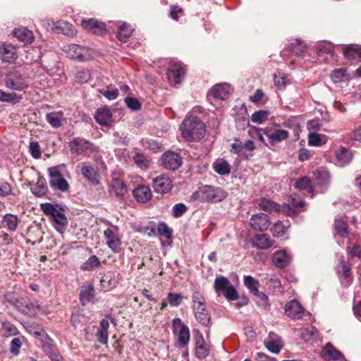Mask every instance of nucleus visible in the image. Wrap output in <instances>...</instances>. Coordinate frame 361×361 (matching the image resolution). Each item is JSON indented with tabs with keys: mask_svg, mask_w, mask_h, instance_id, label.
Listing matches in <instances>:
<instances>
[{
	"mask_svg": "<svg viewBox=\"0 0 361 361\" xmlns=\"http://www.w3.org/2000/svg\"><path fill=\"white\" fill-rule=\"evenodd\" d=\"M182 135L188 141L201 140L205 133V126L197 117L190 116L181 124Z\"/></svg>",
	"mask_w": 361,
	"mask_h": 361,
	"instance_id": "nucleus-1",
	"label": "nucleus"
},
{
	"mask_svg": "<svg viewBox=\"0 0 361 361\" xmlns=\"http://www.w3.org/2000/svg\"><path fill=\"white\" fill-rule=\"evenodd\" d=\"M29 75L18 70L9 71L4 79L5 86L12 90L23 91L30 86Z\"/></svg>",
	"mask_w": 361,
	"mask_h": 361,
	"instance_id": "nucleus-2",
	"label": "nucleus"
},
{
	"mask_svg": "<svg viewBox=\"0 0 361 361\" xmlns=\"http://www.w3.org/2000/svg\"><path fill=\"white\" fill-rule=\"evenodd\" d=\"M40 209L46 216H50L54 221V226L60 233H63L65 227L68 224L66 215L59 211L55 205L49 202L40 204Z\"/></svg>",
	"mask_w": 361,
	"mask_h": 361,
	"instance_id": "nucleus-3",
	"label": "nucleus"
},
{
	"mask_svg": "<svg viewBox=\"0 0 361 361\" xmlns=\"http://www.w3.org/2000/svg\"><path fill=\"white\" fill-rule=\"evenodd\" d=\"M226 197L225 192L218 188H214L210 185H204L198 190L195 192L192 198L200 202H217L224 200Z\"/></svg>",
	"mask_w": 361,
	"mask_h": 361,
	"instance_id": "nucleus-4",
	"label": "nucleus"
},
{
	"mask_svg": "<svg viewBox=\"0 0 361 361\" xmlns=\"http://www.w3.org/2000/svg\"><path fill=\"white\" fill-rule=\"evenodd\" d=\"M63 51L67 57L81 62L92 59L94 54L91 48L75 44L64 46Z\"/></svg>",
	"mask_w": 361,
	"mask_h": 361,
	"instance_id": "nucleus-5",
	"label": "nucleus"
},
{
	"mask_svg": "<svg viewBox=\"0 0 361 361\" xmlns=\"http://www.w3.org/2000/svg\"><path fill=\"white\" fill-rule=\"evenodd\" d=\"M61 169L59 165L49 168V185L54 190L66 192L69 189V184L63 176Z\"/></svg>",
	"mask_w": 361,
	"mask_h": 361,
	"instance_id": "nucleus-6",
	"label": "nucleus"
},
{
	"mask_svg": "<svg viewBox=\"0 0 361 361\" xmlns=\"http://www.w3.org/2000/svg\"><path fill=\"white\" fill-rule=\"evenodd\" d=\"M161 163L166 169L176 171L182 165L183 161L178 153L168 151L162 155Z\"/></svg>",
	"mask_w": 361,
	"mask_h": 361,
	"instance_id": "nucleus-7",
	"label": "nucleus"
},
{
	"mask_svg": "<svg viewBox=\"0 0 361 361\" xmlns=\"http://www.w3.org/2000/svg\"><path fill=\"white\" fill-rule=\"evenodd\" d=\"M81 25L87 31L94 35H103L106 33V24L94 18L82 20Z\"/></svg>",
	"mask_w": 361,
	"mask_h": 361,
	"instance_id": "nucleus-8",
	"label": "nucleus"
},
{
	"mask_svg": "<svg viewBox=\"0 0 361 361\" xmlns=\"http://www.w3.org/2000/svg\"><path fill=\"white\" fill-rule=\"evenodd\" d=\"M270 223L271 221L267 214L259 213L252 216L250 224L252 229L264 231L269 227Z\"/></svg>",
	"mask_w": 361,
	"mask_h": 361,
	"instance_id": "nucleus-9",
	"label": "nucleus"
},
{
	"mask_svg": "<svg viewBox=\"0 0 361 361\" xmlns=\"http://www.w3.org/2000/svg\"><path fill=\"white\" fill-rule=\"evenodd\" d=\"M262 131L264 135L267 137L269 142L271 145L281 142L286 140L289 136L288 132L283 129L265 128Z\"/></svg>",
	"mask_w": 361,
	"mask_h": 361,
	"instance_id": "nucleus-10",
	"label": "nucleus"
},
{
	"mask_svg": "<svg viewBox=\"0 0 361 361\" xmlns=\"http://www.w3.org/2000/svg\"><path fill=\"white\" fill-rule=\"evenodd\" d=\"M336 272L339 276L341 283L344 286H348L352 281L351 269L348 262L341 259L336 267Z\"/></svg>",
	"mask_w": 361,
	"mask_h": 361,
	"instance_id": "nucleus-11",
	"label": "nucleus"
},
{
	"mask_svg": "<svg viewBox=\"0 0 361 361\" xmlns=\"http://www.w3.org/2000/svg\"><path fill=\"white\" fill-rule=\"evenodd\" d=\"M152 186L156 192L166 194L172 188V182L169 177L161 175L154 179Z\"/></svg>",
	"mask_w": 361,
	"mask_h": 361,
	"instance_id": "nucleus-12",
	"label": "nucleus"
},
{
	"mask_svg": "<svg viewBox=\"0 0 361 361\" xmlns=\"http://www.w3.org/2000/svg\"><path fill=\"white\" fill-rule=\"evenodd\" d=\"M166 74L171 82L179 84L184 77L185 68L182 64L176 63L170 66Z\"/></svg>",
	"mask_w": 361,
	"mask_h": 361,
	"instance_id": "nucleus-13",
	"label": "nucleus"
},
{
	"mask_svg": "<svg viewBox=\"0 0 361 361\" xmlns=\"http://www.w3.org/2000/svg\"><path fill=\"white\" fill-rule=\"evenodd\" d=\"M284 309L286 315L293 319H301L304 314L303 307L300 303L295 300L288 302L285 305Z\"/></svg>",
	"mask_w": 361,
	"mask_h": 361,
	"instance_id": "nucleus-14",
	"label": "nucleus"
},
{
	"mask_svg": "<svg viewBox=\"0 0 361 361\" xmlns=\"http://www.w3.org/2000/svg\"><path fill=\"white\" fill-rule=\"evenodd\" d=\"M94 288L92 283L83 285L80 287L79 300L82 306L92 302L94 299Z\"/></svg>",
	"mask_w": 361,
	"mask_h": 361,
	"instance_id": "nucleus-15",
	"label": "nucleus"
},
{
	"mask_svg": "<svg viewBox=\"0 0 361 361\" xmlns=\"http://www.w3.org/2000/svg\"><path fill=\"white\" fill-rule=\"evenodd\" d=\"M95 119L101 126H107L110 125L113 121L111 110L106 106L97 109L95 114Z\"/></svg>",
	"mask_w": 361,
	"mask_h": 361,
	"instance_id": "nucleus-16",
	"label": "nucleus"
},
{
	"mask_svg": "<svg viewBox=\"0 0 361 361\" xmlns=\"http://www.w3.org/2000/svg\"><path fill=\"white\" fill-rule=\"evenodd\" d=\"M135 199L140 203H146L152 198V192L150 188L145 185H140L136 187L133 191Z\"/></svg>",
	"mask_w": 361,
	"mask_h": 361,
	"instance_id": "nucleus-17",
	"label": "nucleus"
},
{
	"mask_svg": "<svg viewBox=\"0 0 361 361\" xmlns=\"http://www.w3.org/2000/svg\"><path fill=\"white\" fill-rule=\"evenodd\" d=\"M273 263L279 268L287 267L292 261V256L286 250L276 251L273 255Z\"/></svg>",
	"mask_w": 361,
	"mask_h": 361,
	"instance_id": "nucleus-18",
	"label": "nucleus"
},
{
	"mask_svg": "<svg viewBox=\"0 0 361 361\" xmlns=\"http://www.w3.org/2000/svg\"><path fill=\"white\" fill-rule=\"evenodd\" d=\"M323 357L334 361L341 360L344 356L341 351L336 349L331 343H327L322 350Z\"/></svg>",
	"mask_w": 361,
	"mask_h": 361,
	"instance_id": "nucleus-19",
	"label": "nucleus"
},
{
	"mask_svg": "<svg viewBox=\"0 0 361 361\" xmlns=\"http://www.w3.org/2000/svg\"><path fill=\"white\" fill-rule=\"evenodd\" d=\"M268 339L269 340L265 342L267 348L273 353H279L283 347L281 338L276 334L270 332Z\"/></svg>",
	"mask_w": 361,
	"mask_h": 361,
	"instance_id": "nucleus-20",
	"label": "nucleus"
},
{
	"mask_svg": "<svg viewBox=\"0 0 361 361\" xmlns=\"http://www.w3.org/2000/svg\"><path fill=\"white\" fill-rule=\"evenodd\" d=\"M252 243L253 247L260 250L269 249L272 245L269 235L264 233L255 235Z\"/></svg>",
	"mask_w": 361,
	"mask_h": 361,
	"instance_id": "nucleus-21",
	"label": "nucleus"
},
{
	"mask_svg": "<svg viewBox=\"0 0 361 361\" xmlns=\"http://www.w3.org/2000/svg\"><path fill=\"white\" fill-rule=\"evenodd\" d=\"M0 59L5 62H13L16 59V52L15 47L11 46V44H1Z\"/></svg>",
	"mask_w": 361,
	"mask_h": 361,
	"instance_id": "nucleus-22",
	"label": "nucleus"
},
{
	"mask_svg": "<svg viewBox=\"0 0 361 361\" xmlns=\"http://www.w3.org/2000/svg\"><path fill=\"white\" fill-rule=\"evenodd\" d=\"M69 147L72 153L80 154L89 148V142L80 137H75L71 141Z\"/></svg>",
	"mask_w": 361,
	"mask_h": 361,
	"instance_id": "nucleus-23",
	"label": "nucleus"
},
{
	"mask_svg": "<svg viewBox=\"0 0 361 361\" xmlns=\"http://www.w3.org/2000/svg\"><path fill=\"white\" fill-rule=\"evenodd\" d=\"M82 175L93 185L99 183V177L97 171L90 165L85 164L81 168Z\"/></svg>",
	"mask_w": 361,
	"mask_h": 361,
	"instance_id": "nucleus-24",
	"label": "nucleus"
},
{
	"mask_svg": "<svg viewBox=\"0 0 361 361\" xmlns=\"http://www.w3.org/2000/svg\"><path fill=\"white\" fill-rule=\"evenodd\" d=\"M195 356L198 359H203L208 356L209 349L206 346L204 339L202 335L195 338Z\"/></svg>",
	"mask_w": 361,
	"mask_h": 361,
	"instance_id": "nucleus-25",
	"label": "nucleus"
},
{
	"mask_svg": "<svg viewBox=\"0 0 361 361\" xmlns=\"http://www.w3.org/2000/svg\"><path fill=\"white\" fill-rule=\"evenodd\" d=\"M230 92V86L227 84H219L214 85L212 90V94L216 99H226L228 97Z\"/></svg>",
	"mask_w": 361,
	"mask_h": 361,
	"instance_id": "nucleus-26",
	"label": "nucleus"
},
{
	"mask_svg": "<svg viewBox=\"0 0 361 361\" xmlns=\"http://www.w3.org/2000/svg\"><path fill=\"white\" fill-rule=\"evenodd\" d=\"M128 194V190L126 182L120 178L114 177V196L124 200Z\"/></svg>",
	"mask_w": 361,
	"mask_h": 361,
	"instance_id": "nucleus-27",
	"label": "nucleus"
},
{
	"mask_svg": "<svg viewBox=\"0 0 361 361\" xmlns=\"http://www.w3.org/2000/svg\"><path fill=\"white\" fill-rule=\"evenodd\" d=\"M39 307L38 305L28 302L25 299L23 298L22 302H20V304L18 306L17 310L24 314L32 317L36 314L37 310L39 309Z\"/></svg>",
	"mask_w": 361,
	"mask_h": 361,
	"instance_id": "nucleus-28",
	"label": "nucleus"
},
{
	"mask_svg": "<svg viewBox=\"0 0 361 361\" xmlns=\"http://www.w3.org/2000/svg\"><path fill=\"white\" fill-rule=\"evenodd\" d=\"M194 314L196 320L204 326H209L211 322V317L206 306L200 307V310L194 309Z\"/></svg>",
	"mask_w": 361,
	"mask_h": 361,
	"instance_id": "nucleus-29",
	"label": "nucleus"
},
{
	"mask_svg": "<svg viewBox=\"0 0 361 361\" xmlns=\"http://www.w3.org/2000/svg\"><path fill=\"white\" fill-rule=\"evenodd\" d=\"M343 54L349 60H357L361 59V46L350 44L343 50Z\"/></svg>",
	"mask_w": 361,
	"mask_h": 361,
	"instance_id": "nucleus-30",
	"label": "nucleus"
},
{
	"mask_svg": "<svg viewBox=\"0 0 361 361\" xmlns=\"http://www.w3.org/2000/svg\"><path fill=\"white\" fill-rule=\"evenodd\" d=\"M133 29L130 25L123 22L118 26L117 38L123 42L126 40L132 35Z\"/></svg>",
	"mask_w": 361,
	"mask_h": 361,
	"instance_id": "nucleus-31",
	"label": "nucleus"
},
{
	"mask_svg": "<svg viewBox=\"0 0 361 361\" xmlns=\"http://www.w3.org/2000/svg\"><path fill=\"white\" fill-rule=\"evenodd\" d=\"M13 35L20 41L25 43H30L33 39L32 32L25 27L14 29Z\"/></svg>",
	"mask_w": 361,
	"mask_h": 361,
	"instance_id": "nucleus-32",
	"label": "nucleus"
},
{
	"mask_svg": "<svg viewBox=\"0 0 361 361\" xmlns=\"http://www.w3.org/2000/svg\"><path fill=\"white\" fill-rule=\"evenodd\" d=\"M18 218L16 215L12 214H6L2 220L4 227L9 231H15L17 229Z\"/></svg>",
	"mask_w": 361,
	"mask_h": 361,
	"instance_id": "nucleus-33",
	"label": "nucleus"
},
{
	"mask_svg": "<svg viewBox=\"0 0 361 361\" xmlns=\"http://www.w3.org/2000/svg\"><path fill=\"white\" fill-rule=\"evenodd\" d=\"M32 192L37 197L44 196L47 192V186L45 178L40 177L37 183L31 188Z\"/></svg>",
	"mask_w": 361,
	"mask_h": 361,
	"instance_id": "nucleus-34",
	"label": "nucleus"
},
{
	"mask_svg": "<svg viewBox=\"0 0 361 361\" xmlns=\"http://www.w3.org/2000/svg\"><path fill=\"white\" fill-rule=\"evenodd\" d=\"M231 283L229 280L223 276H217L215 279L214 288L218 295L224 292L229 286Z\"/></svg>",
	"mask_w": 361,
	"mask_h": 361,
	"instance_id": "nucleus-35",
	"label": "nucleus"
},
{
	"mask_svg": "<svg viewBox=\"0 0 361 361\" xmlns=\"http://www.w3.org/2000/svg\"><path fill=\"white\" fill-rule=\"evenodd\" d=\"M334 228L338 235L345 238L348 235V226L345 221L341 219H336L334 221Z\"/></svg>",
	"mask_w": 361,
	"mask_h": 361,
	"instance_id": "nucleus-36",
	"label": "nucleus"
},
{
	"mask_svg": "<svg viewBox=\"0 0 361 361\" xmlns=\"http://www.w3.org/2000/svg\"><path fill=\"white\" fill-rule=\"evenodd\" d=\"M306 48V44L298 39H294L288 46V50L295 55L304 54Z\"/></svg>",
	"mask_w": 361,
	"mask_h": 361,
	"instance_id": "nucleus-37",
	"label": "nucleus"
},
{
	"mask_svg": "<svg viewBox=\"0 0 361 361\" xmlns=\"http://www.w3.org/2000/svg\"><path fill=\"white\" fill-rule=\"evenodd\" d=\"M22 97L15 92L7 93L0 89V102L11 104L19 103Z\"/></svg>",
	"mask_w": 361,
	"mask_h": 361,
	"instance_id": "nucleus-38",
	"label": "nucleus"
},
{
	"mask_svg": "<svg viewBox=\"0 0 361 361\" xmlns=\"http://www.w3.org/2000/svg\"><path fill=\"white\" fill-rule=\"evenodd\" d=\"M3 335L5 337L14 336L18 334L19 331L16 325L8 321L1 323Z\"/></svg>",
	"mask_w": 361,
	"mask_h": 361,
	"instance_id": "nucleus-39",
	"label": "nucleus"
},
{
	"mask_svg": "<svg viewBox=\"0 0 361 361\" xmlns=\"http://www.w3.org/2000/svg\"><path fill=\"white\" fill-rule=\"evenodd\" d=\"M190 338V334L189 328L186 325H182V327L180 329L178 334V343L181 345L185 346L188 344Z\"/></svg>",
	"mask_w": 361,
	"mask_h": 361,
	"instance_id": "nucleus-40",
	"label": "nucleus"
},
{
	"mask_svg": "<svg viewBox=\"0 0 361 361\" xmlns=\"http://www.w3.org/2000/svg\"><path fill=\"white\" fill-rule=\"evenodd\" d=\"M213 168L215 172L221 176L228 175L231 172L230 165L224 160L214 163Z\"/></svg>",
	"mask_w": 361,
	"mask_h": 361,
	"instance_id": "nucleus-41",
	"label": "nucleus"
},
{
	"mask_svg": "<svg viewBox=\"0 0 361 361\" xmlns=\"http://www.w3.org/2000/svg\"><path fill=\"white\" fill-rule=\"evenodd\" d=\"M287 225L284 224L281 221H278L275 223L273 227L271 228V232L274 237H281L287 231L289 227V224L287 222Z\"/></svg>",
	"mask_w": 361,
	"mask_h": 361,
	"instance_id": "nucleus-42",
	"label": "nucleus"
},
{
	"mask_svg": "<svg viewBox=\"0 0 361 361\" xmlns=\"http://www.w3.org/2000/svg\"><path fill=\"white\" fill-rule=\"evenodd\" d=\"M244 284L253 295L257 293L259 282L252 276L247 275L244 276Z\"/></svg>",
	"mask_w": 361,
	"mask_h": 361,
	"instance_id": "nucleus-43",
	"label": "nucleus"
},
{
	"mask_svg": "<svg viewBox=\"0 0 361 361\" xmlns=\"http://www.w3.org/2000/svg\"><path fill=\"white\" fill-rule=\"evenodd\" d=\"M55 30H56L59 33H63L64 35H73L74 29L73 27L68 23L66 22H59L54 27Z\"/></svg>",
	"mask_w": 361,
	"mask_h": 361,
	"instance_id": "nucleus-44",
	"label": "nucleus"
},
{
	"mask_svg": "<svg viewBox=\"0 0 361 361\" xmlns=\"http://www.w3.org/2000/svg\"><path fill=\"white\" fill-rule=\"evenodd\" d=\"M259 207L262 210L268 212L279 210V205L268 199H262L259 203Z\"/></svg>",
	"mask_w": 361,
	"mask_h": 361,
	"instance_id": "nucleus-45",
	"label": "nucleus"
},
{
	"mask_svg": "<svg viewBox=\"0 0 361 361\" xmlns=\"http://www.w3.org/2000/svg\"><path fill=\"white\" fill-rule=\"evenodd\" d=\"M274 84L279 90L285 89L286 85L288 82L287 76L284 73L279 72L274 74Z\"/></svg>",
	"mask_w": 361,
	"mask_h": 361,
	"instance_id": "nucleus-46",
	"label": "nucleus"
},
{
	"mask_svg": "<svg viewBox=\"0 0 361 361\" xmlns=\"http://www.w3.org/2000/svg\"><path fill=\"white\" fill-rule=\"evenodd\" d=\"M4 301L13 306L16 310L22 302V299L19 298L14 292H8L4 296Z\"/></svg>",
	"mask_w": 361,
	"mask_h": 361,
	"instance_id": "nucleus-47",
	"label": "nucleus"
},
{
	"mask_svg": "<svg viewBox=\"0 0 361 361\" xmlns=\"http://www.w3.org/2000/svg\"><path fill=\"white\" fill-rule=\"evenodd\" d=\"M100 264V262L97 257L95 255H92L86 260L82 265L81 269L85 271H90L94 268L98 267Z\"/></svg>",
	"mask_w": 361,
	"mask_h": 361,
	"instance_id": "nucleus-48",
	"label": "nucleus"
},
{
	"mask_svg": "<svg viewBox=\"0 0 361 361\" xmlns=\"http://www.w3.org/2000/svg\"><path fill=\"white\" fill-rule=\"evenodd\" d=\"M133 160L136 165L141 169L146 170L148 169L149 161L143 154H136L133 157Z\"/></svg>",
	"mask_w": 361,
	"mask_h": 361,
	"instance_id": "nucleus-49",
	"label": "nucleus"
},
{
	"mask_svg": "<svg viewBox=\"0 0 361 361\" xmlns=\"http://www.w3.org/2000/svg\"><path fill=\"white\" fill-rule=\"evenodd\" d=\"M345 68H338L332 71L331 78L334 82H340L344 81L347 78Z\"/></svg>",
	"mask_w": 361,
	"mask_h": 361,
	"instance_id": "nucleus-50",
	"label": "nucleus"
},
{
	"mask_svg": "<svg viewBox=\"0 0 361 361\" xmlns=\"http://www.w3.org/2000/svg\"><path fill=\"white\" fill-rule=\"evenodd\" d=\"M192 308L200 310V307L206 306L205 299L200 292H195L192 294Z\"/></svg>",
	"mask_w": 361,
	"mask_h": 361,
	"instance_id": "nucleus-51",
	"label": "nucleus"
},
{
	"mask_svg": "<svg viewBox=\"0 0 361 361\" xmlns=\"http://www.w3.org/2000/svg\"><path fill=\"white\" fill-rule=\"evenodd\" d=\"M42 348L47 355L57 350L56 347L54 345V341L50 336H47L46 339L42 340Z\"/></svg>",
	"mask_w": 361,
	"mask_h": 361,
	"instance_id": "nucleus-52",
	"label": "nucleus"
},
{
	"mask_svg": "<svg viewBox=\"0 0 361 361\" xmlns=\"http://www.w3.org/2000/svg\"><path fill=\"white\" fill-rule=\"evenodd\" d=\"M336 157L338 160L348 163L352 159L350 152L345 147H341L336 151Z\"/></svg>",
	"mask_w": 361,
	"mask_h": 361,
	"instance_id": "nucleus-53",
	"label": "nucleus"
},
{
	"mask_svg": "<svg viewBox=\"0 0 361 361\" xmlns=\"http://www.w3.org/2000/svg\"><path fill=\"white\" fill-rule=\"evenodd\" d=\"M254 295L256 297V302L259 307L266 309L269 306V298L266 294L258 291V293H255Z\"/></svg>",
	"mask_w": 361,
	"mask_h": 361,
	"instance_id": "nucleus-54",
	"label": "nucleus"
},
{
	"mask_svg": "<svg viewBox=\"0 0 361 361\" xmlns=\"http://www.w3.org/2000/svg\"><path fill=\"white\" fill-rule=\"evenodd\" d=\"M46 120L49 125L54 128H58L61 126V118L57 116L56 113L47 114Z\"/></svg>",
	"mask_w": 361,
	"mask_h": 361,
	"instance_id": "nucleus-55",
	"label": "nucleus"
},
{
	"mask_svg": "<svg viewBox=\"0 0 361 361\" xmlns=\"http://www.w3.org/2000/svg\"><path fill=\"white\" fill-rule=\"evenodd\" d=\"M91 78V75L89 70L82 69L78 71L75 73V81L78 83H85L87 82Z\"/></svg>",
	"mask_w": 361,
	"mask_h": 361,
	"instance_id": "nucleus-56",
	"label": "nucleus"
},
{
	"mask_svg": "<svg viewBox=\"0 0 361 361\" xmlns=\"http://www.w3.org/2000/svg\"><path fill=\"white\" fill-rule=\"evenodd\" d=\"M269 112L267 111L260 110L252 114L251 120L253 123H261L267 120Z\"/></svg>",
	"mask_w": 361,
	"mask_h": 361,
	"instance_id": "nucleus-57",
	"label": "nucleus"
},
{
	"mask_svg": "<svg viewBox=\"0 0 361 361\" xmlns=\"http://www.w3.org/2000/svg\"><path fill=\"white\" fill-rule=\"evenodd\" d=\"M295 187L300 190H311V182L310 179L303 176L300 178L295 183Z\"/></svg>",
	"mask_w": 361,
	"mask_h": 361,
	"instance_id": "nucleus-58",
	"label": "nucleus"
},
{
	"mask_svg": "<svg viewBox=\"0 0 361 361\" xmlns=\"http://www.w3.org/2000/svg\"><path fill=\"white\" fill-rule=\"evenodd\" d=\"M169 303L173 307L178 306L183 300V296L180 293H169L167 296Z\"/></svg>",
	"mask_w": 361,
	"mask_h": 361,
	"instance_id": "nucleus-59",
	"label": "nucleus"
},
{
	"mask_svg": "<svg viewBox=\"0 0 361 361\" xmlns=\"http://www.w3.org/2000/svg\"><path fill=\"white\" fill-rule=\"evenodd\" d=\"M21 346V340L19 338H14L11 341L10 352L14 355H18L20 353Z\"/></svg>",
	"mask_w": 361,
	"mask_h": 361,
	"instance_id": "nucleus-60",
	"label": "nucleus"
},
{
	"mask_svg": "<svg viewBox=\"0 0 361 361\" xmlns=\"http://www.w3.org/2000/svg\"><path fill=\"white\" fill-rule=\"evenodd\" d=\"M224 295L228 300H235L238 298V292L231 284L224 291Z\"/></svg>",
	"mask_w": 361,
	"mask_h": 361,
	"instance_id": "nucleus-61",
	"label": "nucleus"
},
{
	"mask_svg": "<svg viewBox=\"0 0 361 361\" xmlns=\"http://www.w3.org/2000/svg\"><path fill=\"white\" fill-rule=\"evenodd\" d=\"M187 211V207L183 203L176 204L173 207V216L176 218L183 216Z\"/></svg>",
	"mask_w": 361,
	"mask_h": 361,
	"instance_id": "nucleus-62",
	"label": "nucleus"
},
{
	"mask_svg": "<svg viewBox=\"0 0 361 361\" xmlns=\"http://www.w3.org/2000/svg\"><path fill=\"white\" fill-rule=\"evenodd\" d=\"M169 16L172 19L178 20L183 16V10L178 6L171 5L170 6Z\"/></svg>",
	"mask_w": 361,
	"mask_h": 361,
	"instance_id": "nucleus-63",
	"label": "nucleus"
},
{
	"mask_svg": "<svg viewBox=\"0 0 361 361\" xmlns=\"http://www.w3.org/2000/svg\"><path fill=\"white\" fill-rule=\"evenodd\" d=\"M157 231L159 235L164 236L167 238H171L172 235L171 230L165 223H159L158 224Z\"/></svg>",
	"mask_w": 361,
	"mask_h": 361,
	"instance_id": "nucleus-64",
	"label": "nucleus"
}]
</instances>
